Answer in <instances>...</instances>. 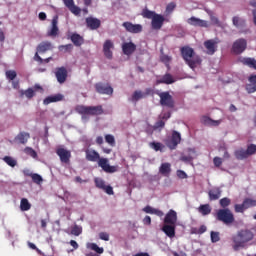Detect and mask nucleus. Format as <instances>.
I'll return each mask as SVG.
<instances>
[{"label":"nucleus","mask_w":256,"mask_h":256,"mask_svg":"<svg viewBox=\"0 0 256 256\" xmlns=\"http://www.w3.org/2000/svg\"><path fill=\"white\" fill-rule=\"evenodd\" d=\"M255 239V233L250 229H240L235 235L232 236V248L235 251H239V249H243L247 245V243L253 241Z\"/></svg>","instance_id":"nucleus-1"},{"label":"nucleus","mask_w":256,"mask_h":256,"mask_svg":"<svg viewBox=\"0 0 256 256\" xmlns=\"http://www.w3.org/2000/svg\"><path fill=\"white\" fill-rule=\"evenodd\" d=\"M85 153L87 161H91L92 163L98 162L99 167H101L105 173H117V166L109 165V159L101 158L99 152L87 149Z\"/></svg>","instance_id":"nucleus-2"},{"label":"nucleus","mask_w":256,"mask_h":256,"mask_svg":"<svg viewBox=\"0 0 256 256\" xmlns=\"http://www.w3.org/2000/svg\"><path fill=\"white\" fill-rule=\"evenodd\" d=\"M181 55L186 61L187 65L190 67V69H195L197 65H201V58L198 56L195 57V50L189 46H184L181 48Z\"/></svg>","instance_id":"nucleus-3"},{"label":"nucleus","mask_w":256,"mask_h":256,"mask_svg":"<svg viewBox=\"0 0 256 256\" xmlns=\"http://www.w3.org/2000/svg\"><path fill=\"white\" fill-rule=\"evenodd\" d=\"M75 111L79 113V115H92V116H97V115H103V106L98 105V106H83V105H78L75 108Z\"/></svg>","instance_id":"nucleus-4"},{"label":"nucleus","mask_w":256,"mask_h":256,"mask_svg":"<svg viewBox=\"0 0 256 256\" xmlns=\"http://www.w3.org/2000/svg\"><path fill=\"white\" fill-rule=\"evenodd\" d=\"M216 219L225 225H231V223L235 222V216L233 215V212L229 210V208L219 209L216 213Z\"/></svg>","instance_id":"nucleus-5"},{"label":"nucleus","mask_w":256,"mask_h":256,"mask_svg":"<svg viewBox=\"0 0 256 256\" xmlns=\"http://www.w3.org/2000/svg\"><path fill=\"white\" fill-rule=\"evenodd\" d=\"M156 95L160 97V105L163 107H169V109H173V107H175V101L169 92L156 91Z\"/></svg>","instance_id":"nucleus-6"},{"label":"nucleus","mask_w":256,"mask_h":256,"mask_svg":"<svg viewBox=\"0 0 256 256\" xmlns=\"http://www.w3.org/2000/svg\"><path fill=\"white\" fill-rule=\"evenodd\" d=\"M37 91H40V93H43V87H41V85L39 84H35L33 87L28 88L26 90H20L19 93H20V97H23L25 95V97H27L28 99H33Z\"/></svg>","instance_id":"nucleus-7"},{"label":"nucleus","mask_w":256,"mask_h":256,"mask_svg":"<svg viewBox=\"0 0 256 256\" xmlns=\"http://www.w3.org/2000/svg\"><path fill=\"white\" fill-rule=\"evenodd\" d=\"M95 90L100 95H113V87L109 83L98 82L95 84Z\"/></svg>","instance_id":"nucleus-8"},{"label":"nucleus","mask_w":256,"mask_h":256,"mask_svg":"<svg viewBox=\"0 0 256 256\" xmlns=\"http://www.w3.org/2000/svg\"><path fill=\"white\" fill-rule=\"evenodd\" d=\"M181 143V134L177 131L172 132V136L170 139L166 140V146L173 150L177 148V145Z\"/></svg>","instance_id":"nucleus-9"},{"label":"nucleus","mask_w":256,"mask_h":256,"mask_svg":"<svg viewBox=\"0 0 256 256\" xmlns=\"http://www.w3.org/2000/svg\"><path fill=\"white\" fill-rule=\"evenodd\" d=\"M245 49H247V40L240 38L233 43L232 51L236 55H241Z\"/></svg>","instance_id":"nucleus-10"},{"label":"nucleus","mask_w":256,"mask_h":256,"mask_svg":"<svg viewBox=\"0 0 256 256\" xmlns=\"http://www.w3.org/2000/svg\"><path fill=\"white\" fill-rule=\"evenodd\" d=\"M122 27L126 29L127 33L137 34L143 31L141 24H133L131 22H123Z\"/></svg>","instance_id":"nucleus-11"},{"label":"nucleus","mask_w":256,"mask_h":256,"mask_svg":"<svg viewBox=\"0 0 256 256\" xmlns=\"http://www.w3.org/2000/svg\"><path fill=\"white\" fill-rule=\"evenodd\" d=\"M217 45H219V40H206L204 42V47L207 50V55H215V53L217 52Z\"/></svg>","instance_id":"nucleus-12"},{"label":"nucleus","mask_w":256,"mask_h":256,"mask_svg":"<svg viewBox=\"0 0 256 256\" xmlns=\"http://www.w3.org/2000/svg\"><path fill=\"white\" fill-rule=\"evenodd\" d=\"M55 77H56L58 83H60V85H63V83H65V81H67V77H68L67 68H65L63 66L56 68Z\"/></svg>","instance_id":"nucleus-13"},{"label":"nucleus","mask_w":256,"mask_h":256,"mask_svg":"<svg viewBox=\"0 0 256 256\" xmlns=\"http://www.w3.org/2000/svg\"><path fill=\"white\" fill-rule=\"evenodd\" d=\"M56 155L60 158L61 163H69L71 161V151L65 148H58Z\"/></svg>","instance_id":"nucleus-14"},{"label":"nucleus","mask_w":256,"mask_h":256,"mask_svg":"<svg viewBox=\"0 0 256 256\" xmlns=\"http://www.w3.org/2000/svg\"><path fill=\"white\" fill-rule=\"evenodd\" d=\"M165 225H177V212L170 209L164 218Z\"/></svg>","instance_id":"nucleus-15"},{"label":"nucleus","mask_w":256,"mask_h":256,"mask_svg":"<svg viewBox=\"0 0 256 256\" xmlns=\"http://www.w3.org/2000/svg\"><path fill=\"white\" fill-rule=\"evenodd\" d=\"M53 50V44L49 41H43L36 47V53L39 55L43 53H47V51Z\"/></svg>","instance_id":"nucleus-16"},{"label":"nucleus","mask_w":256,"mask_h":256,"mask_svg":"<svg viewBox=\"0 0 256 256\" xmlns=\"http://www.w3.org/2000/svg\"><path fill=\"white\" fill-rule=\"evenodd\" d=\"M59 23V16H54L52 19V27L47 32L48 37H57L59 35V27L57 26Z\"/></svg>","instance_id":"nucleus-17"},{"label":"nucleus","mask_w":256,"mask_h":256,"mask_svg":"<svg viewBox=\"0 0 256 256\" xmlns=\"http://www.w3.org/2000/svg\"><path fill=\"white\" fill-rule=\"evenodd\" d=\"M113 47H115V45L113 44V42L111 40H106L104 42L103 53L107 59H113V51H111V49H113Z\"/></svg>","instance_id":"nucleus-18"},{"label":"nucleus","mask_w":256,"mask_h":256,"mask_svg":"<svg viewBox=\"0 0 256 256\" xmlns=\"http://www.w3.org/2000/svg\"><path fill=\"white\" fill-rule=\"evenodd\" d=\"M122 51L124 55H133V53L137 51V45H135L133 42H124L122 44Z\"/></svg>","instance_id":"nucleus-19"},{"label":"nucleus","mask_w":256,"mask_h":256,"mask_svg":"<svg viewBox=\"0 0 256 256\" xmlns=\"http://www.w3.org/2000/svg\"><path fill=\"white\" fill-rule=\"evenodd\" d=\"M163 23H165V17H163V15L156 14L151 22L152 29L158 31L159 29H161V27H163Z\"/></svg>","instance_id":"nucleus-20"},{"label":"nucleus","mask_w":256,"mask_h":256,"mask_svg":"<svg viewBox=\"0 0 256 256\" xmlns=\"http://www.w3.org/2000/svg\"><path fill=\"white\" fill-rule=\"evenodd\" d=\"M86 25L88 29H91L92 31H95L101 27V20L94 17H88L86 18Z\"/></svg>","instance_id":"nucleus-21"},{"label":"nucleus","mask_w":256,"mask_h":256,"mask_svg":"<svg viewBox=\"0 0 256 256\" xmlns=\"http://www.w3.org/2000/svg\"><path fill=\"white\" fill-rule=\"evenodd\" d=\"M175 78L170 73H166L160 79L156 80V85H173Z\"/></svg>","instance_id":"nucleus-22"},{"label":"nucleus","mask_w":256,"mask_h":256,"mask_svg":"<svg viewBox=\"0 0 256 256\" xmlns=\"http://www.w3.org/2000/svg\"><path fill=\"white\" fill-rule=\"evenodd\" d=\"M249 83L246 84L245 89L247 93H255L256 92V74H252L248 77Z\"/></svg>","instance_id":"nucleus-23"},{"label":"nucleus","mask_w":256,"mask_h":256,"mask_svg":"<svg viewBox=\"0 0 256 256\" xmlns=\"http://www.w3.org/2000/svg\"><path fill=\"white\" fill-rule=\"evenodd\" d=\"M187 23L189 25H192L193 27H209L207 24V21L196 18L195 16H192L187 20Z\"/></svg>","instance_id":"nucleus-24"},{"label":"nucleus","mask_w":256,"mask_h":256,"mask_svg":"<svg viewBox=\"0 0 256 256\" xmlns=\"http://www.w3.org/2000/svg\"><path fill=\"white\" fill-rule=\"evenodd\" d=\"M63 99H64L63 94H55V95H51V96L46 97L43 100V103H44V105H49L51 103H57L59 101H63Z\"/></svg>","instance_id":"nucleus-25"},{"label":"nucleus","mask_w":256,"mask_h":256,"mask_svg":"<svg viewBox=\"0 0 256 256\" xmlns=\"http://www.w3.org/2000/svg\"><path fill=\"white\" fill-rule=\"evenodd\" d=\"M162 231L167 235V237L173 239V237H175V224H165L162 227Z\"/></svg>","instance_id":"nucleus-26"},{"label":"nucleus","mask_w":256,"mask_h":256,"mask_svg":"<svg viewBox=\"0 0 256 256\" xmlns=\"http://www.w3.org/2000/svg\"><path fill=\"white\" fill-rule=\"evenodd\" d=\"M221 193H222L221 188L215 187L209 190L208 197L210 201H217V199L221 197Z\"/></svg>","instance_id":"nucleus-27"},{"label":"nucleus","mask_w":256,"mask_h":256,"mask_svg":"<svg viewBox=\"0 0 256 256\" xmlns=\"http://www.w3.org/2000/svg\"><path fill=\"white\" fill-rule=\"evenodd\" d=\"M142 211H144V213H148L149 215H157V217H163L165 214L163 213V211L157 209V208H153L151 206H146L142 209Z\"/></svg>","instance_id":"nucleus-28"},{"label":"nucleus","mask_w":256,"mask_h":256,"mask_svg":"<svg viewBox=\"0 0 256 256\" xmlns=\"http://www.w3.org/2000/svg\"><path fill=\"white\" fill-rule=\"evenodd\" d=\"M72 43L75 45V47H81L83 43H85V39L77 33H73L70 37Z\"/></svg>","instance_id":"nucleus-29"},{"label":"nucleus","mask_w":256,"mask_h":256,"mask_svg":"<svg viewBox=\"0 0 256 256\" xmlns=\"http://www.w3.org/2000/svg\"><path fill=\"white\" fill-rule=\"evenodd\" d=\"M232 23L234 27H237V29H243L247 25V21L245 19L239 17V16H234L232 18Z\"/></svg>","instance_id":"nucleus-30"},{"label":"nucleus","mask_w":256,"mask_h":256,"mask_svg":"<svg viewBox=\"0 0 256 256\" xmlns=\"http://www.w3.org/2000/svg\"><path fill=\"white\" fill-rule=\"evenodd\" d=\"M29 139H31V134L27 132H20L16 136V141H18V143H21V145H25L27 141H29Z\"/></svg>","instance_id":"nucleus-31"},{"label":"nucleus","mask_w":256,"mask_h":256,"mask_svg":"<svg viewBox=\"0 0 256 256\" xmlns=\"http://www.w3.org/2000/svg\"><path fill=\"white\" fill-rule=\"evenodd\" d=\"M159 173L163 175L164 177H169L171 174V164L169 163H162L159 168Z\"/></svg>","instance_id":"nucleus-32"},{"label":"nucleus","mask_w":256,"mask_h":256,"mask_svg":"<svg viewBox=\"0 0 256 256\" xmlns=\"http://www.w3.org/2000/svg\"><path fill=\"white\" fill-rule=\"evenodd\" d=\"M201 123H203L204 125H210L213 127H217V126L221 125V120H213L207 116H203L201 118Z\"/></svg>","instance_id":"nucleus-33"},{"label":"nucleus","mask_w":256,"mask_h":256,"mask_svg":"<svg viewBox=\"0 0 256 256\" xmlns=\"http://www.w3.org/2000/svg\"><path fill=\"white\" fill-rule=\"evenodd\" d=\"M234 156L238 161H243V159H248L249 154L247 153V150L240 148L234 152Z\"/></svg>","instance_id":"nucleus-34"},{"label":"nucleus","mask_w":256,"mask_h":256,"mask_svg":"<svg viewBox=\"0 0 256 256\" xmlns=\"http://www.w3.org/2000/svg\"><path fill=\"white\" fill-rule=\"evenodd\" d=\"M199 213H201V215H210L211 213V205L209 204H202L199 206L198 208Z\"/></svg>","instance_id":"nucleus-35"},{"label":"nucleus","mask_w":256,"mask_h":256,"mask_svg":"<svg viewBox=\"0 0 256 256\" xmlns=\"http://www.w3.org/2000/svg\"><path fill=\"white\" fill-rule=\"evenodd\" d=\"M33 59H34V61L39 63V65H43V63H49V62L53 61V57H48L46 59H43V58H41V56H39L38 53H35Z\"/></svg>","instance_id":"nucleus-36"},{"label":"nucleus","mask_w":256,"mask_h":256,"mask_svg":"<svg viewBox=\"0 0 256 256\" xmlns=\"http://www.w3.org/2000/svg\"><path fill=\"white\" fill-rule=\"evenodd\" d=\"M20 209L21 211H29L31 209V203L27 198H22L20 201Z\"/></svg>","instance_id":"nucleus-37"},{"label":"nucleus","mask_w":256,"mask_h":256,"mask_svg":"<svg viewBox=\"0 0 256 256\" xmlns=\"http://www.w3.org/2000/svg\"><path fill=\"white\" fill-rule=\"evenodd\" d=\"M245 209H251V207H256V200L251 198H246L243 200Z\"/></svg>","instance_id":"nucleus-38"},{"label":"nucleus","mask_w":256,"mask_h":256,"mask_svg":"<svg viewBox=\"0 0 256 256\" xmlns=\"http://www.w3.org/2000/svg\"><path fill=\"white\" fill-rule=\"evenodd\" d=\"M244 65H247L250 67V69H255L256 70V60L254 58H245L243 60Z\"/></svg>","instance_id":"nucleus-39"},{"label":"nucleus","mask_w":256,"mask_h":256,"mask_svg":"<svg viewBox=\"0 0 256 256\" xmlns=\"http://www.w3.org/2000/svg\"><path fill=\"white\" fill-rule=\"evenodd\" d=\"M155 15H157V13L149 10V9H144L142 11V17H144V19H152L155 17Z\"/></svg>","instance_id":"nucleus-40"},{"label":"nucleus","mask_w":256,"mask_h":256,"mask_svg":"<svg viewBox=\"0 0 256 256\" xmlns=\"http://www.w3.org/2000/svg\"><path fill=\"white\" fill-rule=\"evenodd\" d=\"M3 161L6 162L9 165V167H16L17 166V160H15L11 156H5L3 158Z\"/></svg>","instance_id":"nucleus-41"},{"label":"nucleus","mask_w":256,"mask_h":256,"mask_svg":"<svg viewBox=\"0 0 256 256\" xmlns=\"http://www.w3.org/2000/svg\"><path fill=\"white\" fill-rule=\"evenodd\" d=\"M31 179H32L33 183H35L36 185H41L43 183V177L37 173H34L31 176Z\"/></svg>","instance_id":"nucleus-42"},{"label":"nucleus","mask_w":256,"mask_h":256,"mask_svg":"<svg viewBox=\"0 0 256 256\" xmlns=\"http://www.w3.org/2000/svg\"><path fill=\"white\" fill-rule=\"evenodd\" d=\"M210 237H211L212 243H219V241H221V236L219 232L211 231Z\"/></svg>","instance_id":"nucleus-43"},{"label":"nucleus","mask_w":256,"mask_h":256,"mask_svg":"<svg viewBox=\"0 0 256 256\" xmlns=\"http://www.w3.org/2000/svg\"><path fill=\"white\" fill-rule=\"evenodd\" d=\"M143 97H145L143 92L136 90L132 95L131 101H139V99H143Z\"/></svg>","instance_id":"nucleus-44"},{"label":"nucleus","mask_w":256,"mask_h":256,"mask_svg":"<svg viewBox=\"0 0 256 256\" xmlns=\"http://www.w3.org/2000/svg\"><path fill=\"white\" fill-rule=\"evenodd\" d=\"M219 203L223 209H227L226 207H229V205H231V199H229L228 197H224L220 199Z\"/></svg>","instance_id":"nucleus-45"},{"label":"nucleus","mask_w":256,"mask_h":256,"mask_svg":"<svg viewBox=\"0 0 256 256\" xmlns=\"http://www.w3.org/2000/svg\"><path fill=\"white\" fill-rule=\"evenodd\" d=\"M150 147L154 149V151H163V144L161 142H151Z\"/></svg>","instance_id":"nucleus-46"},{"label":"nucleus","mask_w":256,"mask_h":256,"mask_svg":"<svg viewBox=\"0 0 256 256\" xmlns=\"http://www.w3.org/2000/svg\"><path fill=\"white\" fill-rule=\"evenodd\" d=\"M89 249H91L92 251H95L96 253H98L99 255L103 254L104 249L99 247L97 244L95 243H91L89 245Z\"/></svg>","instance_id":"nucleus-47"},{"label":"nucleus","mask_w":256,"mask_h":256,"mask_svg":"<svg viewBox=\"0 0 256 256\" xmlns=\"http://www.w3.org/2000/svg\"><path fill=\"white\" fill-rule=\"evenodd\" d=\"M247 209L245 208V204L242 202V204H235L234 211L235 213H245Z\"/></svg>","instance_id":"nucleus-48"},{"label":"nucleus","mask_w":256,"mask_h":256,"mask_svg":"<svg viewBox=\"0 0 256 256\" xmlns=\"http://www.w3.org/2000/svg\"><path fill=\"white\" fill-rule=\"evenodd\" d=\"M95 185L98 189H102V190H104L106 187L105 180H103L101 178L95 179Z\"/></svg>","instance_id":"nucleus-49"},{"label":"nucleus","mask_w":256,"mask_h":256,"mask_svg":"<svg viewBox=\"0 0 256 256\" xmlns=\"http://www.w3.org/2000/svg\"><path fill=\"white\" fill-rule=\"evenodd\" d=\"M105 141L108 145H111V147H115V137L113 135L107 134L105 136Z\"/></svg>","instance_id":"nucleus-50"},{"label":"nucleus","mask_w":256,"mask_h":256,"mask_svg":"<svg viewBox=\"0 0 256 256\" xmlns=\"http://www.w3.org/2000/svg\"><path fill=\"white\" fill-rule=\"evenodd\" d=\"M246 152L248 153V157H251V155H255L256 153V145L250 144L248 145Z\"/></svg>","instance_id":"nucleus-51"},{"label":"nucleus","mask_w":256,"mask_h":256,"mask_svg":"<svg viewBox=\"0 0 256 256\" xmlns=\"http://www.w3.org/2000/svg\"><path fill=\"white\" fill-rule=\"evenodd\" d=\"M24 152L27 155H30V157H33V159H35L37 157V152L33 148H31V147H26L24 149Z\"/></svg>","instance_id":"nucleus-52"},{"label":"nucleus","mask_w":256,"mask_h":256,"mask_svg":"<svg viewBox=\"0 0 256 256\" xmlns=\"http://www.w3.org/2000/svg\"><path fill=\"white\" fill-rule=\"evenodd\" d=\"M6 77L10 81H14V79L17 77V72L15 70H8L6 71Z\"/></svg>","instance_id":"nucleus-53"},{"label":"nucleus","mask_w":256,"mask_h":256,"mask_svg":"<svg viewBox=\"0 0 256 256\" xmlns=\"http://www.w3.org/2000/svg\"><path fill=\"white\" fill-rule=\"evenodd\" d=\"M171 59V56L165 54L160 57V61L165 65H169V63H171Z\"/></svg>","instance_id":"nucleus-54"},{"label":"nucleus","mask_w":256,"mask_h":256,"mask_svg":"<svg viewBox=\"0 0 256 256\" xmlns=\"http://www.w3.org/2000/svg\"><path fill=\"white\" fill-rule=\"evenodd\" d=\"M175 7H177V4H175V2H170L166 6V13H173V11H175Z\"/></svg>","instance_id":"nucleus-55"},{"label":"nucleus","mask_w":256,"mask_h":256,"mask_svg":"<svg viewBox=\"0 0 256 256\" xmlns=\"http://www.w3.org/2000/svg\"><path fill=\"white\" fill-rule=\"evenodd\" d=\"M59 51H73V44L60 45Z\"/></svg>","instance_id":"nucleus-56"},{"label":"nucleus","mask_w":256,"mask_h":256,"mask_svg":"<svg viewBox=\"0 0 256 256\" xmlns=\"http://www.w3.org/2000/svg\"><path fill=\"white\" fill-rule=\"evenodd\" d=\"M144 94V97H147L149 95H151L153 97V95H157V90L155 91V89L153 88H146L145 89V93Z\"/></svg>","instance_id":"nucleus-57"},{"label":"nucleus","mask_w":256,"mask_h":256,"mask_svg":"<svg viewBox=\"0 0 256 256\" xmlns=\"http://www.w3.org/2000/svg\"><path fill=\"white\" fill-rule=\"evenodd\" d=\"M69 11H71L73 15H81V8H79V6H76L75 4L71 7Z\"/></svg>","instance_id":"nucleus-58"},{"label":"nucleus","mask_w":256,"mask_h":256,"mask_svg":"<svg viewBox=\"0 0 256 256\" xmlns=\"http://www.w3.org/2000/svg\"><path fill=\"white\" fill-rule=\"evenodd\" d=\"M213 163L215 167H221V165H223V159L220 157H214Z\"/></svg>","instance_id":"nucleus-59"},{"label":"nucleus","mask_w":256,"mask_h":256,"mask_svg":"<svg viewBox=\"0 0 256 256\" xmlns=\"http://www.w3.org/2000/svg\"><path fill=\"white\" fill-rule=\"evenodd\" d=\"M81 228L79 226H74L71 230L72 235H75L76 237H79V234L81 233Z\"/></svg>","instance_id":"nucleus-60"},{"label":"nucleus","mask_w":256,"mask_h":256,"mask_svg":"<svg viewBox=\"0 0 256 256\" xmlns=\"http://www.w3.org/2000/svg\"><path fill=\"white\" fill-rule=\"evenodd\" d=\"M65 7H67V9H71L74 5H75V1L74 0H63Z\"/></svg>","instance_id":"nucleus-61"},{"label":"nucleus","mask_w":256,"mask_h":256,"mask_svg":"<svg viewBox=\"0 0 256 256\" xmlns=\"http://www.w3.org/2000/svg\"><path fill=\"white\" fill-rule=\"evenodd\" d=\"M177 177H179V179H187V173L183 170H177Z\"/></svg>","instance_id":"nucleus-62"},{"label":"nucleus","mask_w":256,"mask_h":256,"mask_svg":"<svg viewBox=\"0 0 256 256\" xmlns=\"http://www.w3.org/2000/svg\"><path fill=\"white\" fill-rule=\"evenodd\" d=\"M99 237L102 241H109V234L106 232H101L99 234Z\"/></svg>","instance_id":"nucleus-63"},{"label":"nucleus","mask_w":256,"mask_h":256,"mask_svg":"<svg viewBox=\"0 0 256 256\" xmlns=\"http://www.w3.org/2000/svg\"><path fill=\"white\" fill-rule=\"evenodd\" d=\"M102 191H105V193H107V195H113V187H111V186H107L106 185V187H104V189H102Z\"/></svg>","instance_id":"nucleus-64"}]
</instances>
